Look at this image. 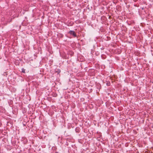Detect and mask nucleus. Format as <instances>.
Returning a JSON list of instances; mask_svg holds the SVG:
<instances>
[{
    "mask_svg": "<svg viewBox=\"0 0 153 153\" xmlns=\"http://www.w3.org/2000/svg\"><path fill=\"white\" fill-rule=\"evenodd\" d=\"M69 33L71 35L73 36L74 37H76V35L75 32L72 30H71L69 31Z\"/></svg>",
    "mask_w": 153,
    "mask_h": 153,
    "instance_id": "f257e3e1",
    "label": "nucleus"
},
{
    "mask_svg": "<svg viewBox=\"0 0 153 153\" xmlns=\"http://www.w3.org/2000/svg\"><path fill=\"white\" fill-rule=\"evenodd\" d=\"M25 70L24 69V68H22V71L23 73H25Z\"/></svg>",
    "mask_w": 153,
    "mask_h": 153,
    "instance_id": "f03ea898",
    "label": "nucleus"
},
{
    "mask_svg": "<svg viewBox=\"0 0 153 153\" xmlns=\"http://www.w3.org/2000/svg\"><path fill=\"white\" fill-rule=\"evenodd\" d=\"M61 72V71L60 70H58V71H57V72L58 73H60Z\"/></svg>",
    "mask_w": 153,
    "mask_h": 153,
    "instance_id": "7ed1b4c3",
    "label": "nucleus"
},
{
    "mask_svg": "<svg viewBox=\"0 0 153 153\" xmlns=\"http://www.w3.org/2000/svg\"><path fill=\"white\" fill-rule=\"evenodd\" d=\"M62 37V35H61V37Z\"/></svg>",
    "mask_w": 153,
    "mask_h": 153,
    "instance_id": "20e7f679",
    "label": "nucleus"
},
{
    "mask_svg": "<svg viewBox=\"0 0 153 153\" xmlns=\"http://www.w3.org/2000/svg\"><path fill=\"white\" fill-rule=\"evenodd\" d=\"M152 83H153V82H152Z\"/></svg>",
    "mask_w": 153,
    "mask_h": 153,
    "instance_id": "39448f33",
    "label": "nucleus"
},
{
    "mask_svg": "<svg viewBox=\"0 0 153 153\" xmlns=\"http://www.w3.org/2000/svg\"><path fill=\"white\" fill-rule=\"evenodd\" d=\"M57 153V152H56V153Z\"/></svg>",
    "mask_w": 153,
    "mask_h": 153,
    "instance_id": "423d86ee",
    "label": "nucleus"
}]
</instances>
